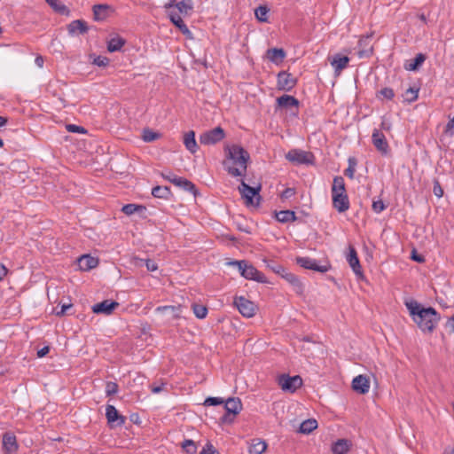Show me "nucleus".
<instances>
[{"mask_svg":"<svg viewBox=\"0 0 454 454\" xmlns=\"http://www.w3.org/2000/svg\"><path fill=\"white\" fill-rule=\"evenodd\" d=\"M284 279H286L289 284H291L294 289V291L297 293V294H301L302 291H303V286L301 283V281L299 280V278L294 275L293 274L292 272H289L287 270H286V272L282 275V277Z\"/></svg>","mask_w":454,"mask_h":454,"instance_id":"26","label":"nucleus"},{"mask_svg":"<svg viewBox=\"0 0 454 454\" xmlns=\"http://www.w3.org/2000/svg\"><path fill=\"white\" fill-rule=\"evenodd\" d=\"M356 165V160L355 158H349L348 159V167L345 169L344 174L346 176L349 177L350 179L354 178L355 174V167Z\"/></svg>","mask_w":454,"mask_h":454,"instance_id":"47","label":"nucleus"},{"mask_svg":"<svg viewBox=\"0 0 454 454\" xmlns=\"http://www.w3.org/2000/svg\"><path fill=\"white\" fill-rule=\"evenodd\" d=\"M348 62L349 58L348 56L335 54L331 60V65L333 67L334 72L336 74H340L344 68L347 67Z\"/></svg>","mask_w":454,"mask_h":454,"instance_id":"22","label":"nucleus"},{"mask_svg":"<svg viewBox=\"0 0 454 454\" xmlns=\"http://www.w3.org/2000/svg\"><path fill=\"white\" fill-rule=\"evenodd\" d=\"M270 9L266 5H260L254 10L256 19L260 22H268V13Z\"/></svg>","mask_w":454,"mask_h":454,"instance_id":"39","label":"nucleus"},{"mask_svg":"<svg viewBox=\"0 0 454 454\" xmlns=\"http://www.w3.org/2000/svg\"><path fill=\"white\" fill-rule=\"evenodd\" d=\"M266 267L271 270L276 274L282 277V275L286 272V269L282 266L281 264L278 263L277 262L273 260L265 261Z\"/></svg>","mask_w":454,"mask_h":454,"instance_id":"41","label":"nucleus"},{"mask_svg":"<svg viewBox=\"0 0 454 454\" xmlns=\"http://www.w3.org/2000/svg\"><path fill=\"white\" fill-rule=\"evenodd\" d=\"M129 422L135 425H139L142 423L140 416L138 413H131L129 415Z\"/></svg>","mask_w":454,"mask_h":454,"instance_id":"61","label":"nucleus"},{"mask_svg":"<svg viewBox=\"0 0 454 454\" xmlns=\"http://www.w3.org/2000/svg\"><path fill=\"white\" fill-rule=\"evenodd\" d=\"M225 160L223 166L225 170L232 176H242L247 170L250 155L241 145H226Z\"/></svg>","mask_w":454,"mask_h":454,"instance_id":"2","label":"nucleus"},{"mask_svg":"<svg viewBox=\"0 0 454 454\" xmlns=\"http://www.w3.org/2000/svg\"><path fill=\"white\" fill-rule=\"evenodd\" d=\"M386 208L384 202L381 200H374L372 202V210L379 214Z\"/></svg>","mask_w":454,"mask_h":454,"instance_id":"55","label":"nucleus"},{"mask_svg":"<svg viewBox=\"0 0 454 454\" xmlns=\"http://www.w3.org/2000/svg\"><path fill=\"white\" fill-rule=\"evenodd\" d=\"M317 427H296L295 433L301 434H310Z\"/></svg>","mask_w":454,"mask_h":454,"instance_id":"59","label":"nucleus"},{"mask_svg":"<svg viewBox=\"0 0 454 454\" xmlns=\"http://www.w3.org/2000/svg\"><path fill=\"white\" fill-rule=\"evenodd\" d=\"M145 262V265L148 271H155L158 269L157 263L151 259L142 260Z\"/></svg>","mask_w":454,"mask_h":454,"instance_id":"58","label":"nucleus"},{"mask_svg":"<svg viewBox=\"0 0 454 454\" xmlns=\"http://www.w3.org/2000/svg\"><path fill=\"white\" fill-rule=\"evenodd\" d=\"M275 218L279 223H289L296 221L297 217L294 211L292 210H282L275 212Z\"/></svg>","mask_w":454,"mask_h":454,"instance_id":"29","label":"nucleus"},{"mask_svg":"<svg viewBox=\"0 0 454 454\" xmlns=\"http://www.w3.org/2000/svg\"><path fill=\"white\" fill-rule=\"evenodd\" d=\"M89 27L87 26V23L84 20H73L68 26H67V31L69 35H74L75 33L79 34H85L88 31Z\"/></svg>","mask_w":454,"mask_h":454,"instance_id":"23","label":"nucleus"},{"mask_svg":"<svg viewBox=\"0 0 454 454\" xmlns=\"http://www.w3.org/2000/svg\"><path fill=\"white\" fill-rule=\"evenodd\" d=\"M352 445L350 440L341 438L332 443L331 450L333 454H347L351 450Z\"/></svg>","mask_w":454,"mask_h":454,"instance_id":"18","label":"nucleus"},{"mask_svg":"<svg viewBox=\"0 0 454 454\" xmlns=\"http://www.w3.org/2000/svg\"><path fill=\"white\" fill-rule=\"evenodd\" d=\"M446 327L450 329V333H454V314L448 318Z\"/></svg>","mask_w":454,"mask_h":454,"instance_id":"64","label":"nucleus"},{"mask_svg":"<svg viewBox=\"0 0 454 454\" xmlns=\"http://www.w3.org/2000/svg\"><path fill=\"white\" fill-rule=\"evenodd\" d=\"M372 139L373 145L379 152L382 154H387L388 153V144L383 133L375 129L372 133Z\"/></svg>","mask_w":454,"mask_h":454,"instance_id":"15","label":"nucleus"},{"mask_svg":"<svg viewBox=\"0 0 454 454\" xmlns=\"http://www.w3.org/2000/svg\"><path fill=\"white\" fill-rule=\"evenodd\" d=\"M199 454H220L210 442H207Z\"/></svg>","mask_w":454,"mask_h":454,"instance_id":"52","label":"nucleus"},{"mask_svg":"<svg viewBox=\"0 0 454 454\" xmlns=\"http://www.w3.org/2000/svg\"><path fill=\"white\" fill-rule=\"evenodd\" d=\"M46 3L53 9L54 12L68 16L70 13L69 9L62 4L59 0H45Z\"/></svg>","mask_w":454,"mask_h":454,"instance_id":"32","label":"nucleus"},{"mask_svg":"<svg viewBox=\"0 0 454 454\" xmlns=\"http://www.w3.org/2000/svg\"><path fill=\"white\" fill-rule=\"evenodd\" d=\"M238 189L245 200L246 206L254 207H259L260 201L262 200L260 195V191L262 189L261 184H258L255 187H252L242 180Z\"/></svg>","mask_w":454,"mask_h":454,"instance_id":"5","label":"nucleus"},{"mask_svg":"<svg viewBox=\"0 0 454 454\" xmlns=\"http://www.w3.org/2000/svg\"><path fill=\"white\" fill-rule=\"evenodd\" d=\"M405 305L413 321L424 333H432L440 321V314L432 307L423 308L417 301L411 300Z\"/></svg>","mask_w":454,"mask_h":454,"instance_id":"1","label":"nucleus"},{"mask_svg":"<svg viewBox=\"0 0 454 454\" xmlns=\"http://www.w3.org/2000/svg\"><path fill=\"white\" fill-rule=\"evenodd\" d=\"M267 449V443L260 439H253L249 445L248 452L250 454H262Z\"/></svg>","mask_w":454,"mask_h":454,"instance_id":"30","label":"nucleus"},{"mask_svg":"<svg viewBox=\"0 0 454 454\" xmlns=\"http://www.w3.org/2000/svg\"><path fill=\"white\" fill-rule=\"evenodd\" d=\"M295 194V190L294 188H286L281 193L282 199H289Z\"/></svg>","mask_w":454,"mask_h":454,"instance_id":"60","label":"nucleus"},{"mask_svg":"<svg viewBox=\"0 0 454 454\" xmlns=\"http://www.w3.org/2000/svg\"><path fill=\"white\" fill-rule=\"evenodd\" d=\"M313 261H314V259H311L309 257H297L296 258L297 264H299L301 267H302L304 269H308V270L311 269V266L313 265Z\"/></svg>","mask_w":454,"mask_h":454,"instance_id":"48","label":"nucleus"},{"mask_svg":"<svg viewBox=\"0 0 454 454\" xmlns=\"http://www.w3.org/2000/svg\"><path fill=\"white\" fill-rule=\"evenodd\" d=\"M347 261H348L349 266L351 267V269L353 270L354 273L357 277L363 278L364 277L363 270H362V267L360 265L357 253H356L355 247L352 246L348 247V254L347 255Z\"/></svg>","mask_w":454,"mask_h":454,"instance_id":"13","label":"nucleus"},{"mask_svg":"<svg viewBox=\"0 0 454 454\" xmlns=\"http://www.w3.org/2000/svg\"><path fill=\"white\" fill-rule=\"evenodd\" d=\"M92 63L98 67H106L109 64V59L105 56H97Z\"/></svg>","mask_w":454,"mask_h":454,"instance_id":"53","label":"nucleus"},{"mask_svg":"<svg viewBox=\"0 0 454 454\" xmlns=\"http://www.w3.org/2000/svg\"><path fill=\"white\" fill-rule=\"evenodd\" d=\"M278 383L284 391L294 393L302 385V380L298 375L290 377L287 374H282L278 377Z\"/></svg>","mask_w":454,"mask_h":454,"instance_id":"7","label":"nucleus"},{"mask_svg":"<svg viewBox=\"0 0 454 454\" xmlns=\"http://www.w3.org/2000/svg\"><path fill=\"white\" fill-rule=\"evenodd\" d=\"M119 306L120 303L115 301L104 300L94 304L91 309L95 314L111 315Z\"/></svg>","mask_w":454,"mask_h":454,"instance_id":"12","label":"nucleus"},{"mask_svg":"<svg viewBox=\"0 0 454 454\" xmlns=\"http://www.w3.org/2000/svg\"><path fill=\"white\" fill-rule=\"evenodd\" d=\"M174 6L177 8L180 13L187 14L193 8L192 0H182L176 4L175 3V0H171L164 5L166 9H169Z\"/></svg>","mask_w":454,"mask_h":454,"instance_id":"21","label":"nucleus"},{"mask_svg":"<svg viewBox=\"0 0 454 454\" xmlns=\"http://www.w3.org/2000/svg\"><path fill=\"white\" fill-rule=\"evenodd\" d=\"M234 305L240 314L246 317H252L255 314L256 306L254 303L243 296L235 297Z\"/></svg>","mask_w":454,"mask_h":454,"instance_id":"9","label":"nucleus"},{"mask_svg":"<svg viewBox=\"0 0 454 454\" xmlns=\"http://www.w3.org/2000/svg\"><path fill=\"white\" fill-rule=\"evenodd\" d=\"M433 192L437 198H441L443 195V190L437 179L434 181Z\"/></svg>","mask_w":454,"mask_h":454,"instance_id":"56","label":"nucleus"},{"mask_svg":"<svg viewBox=\"0 0 454 454\" xmlns=\"http://www.w3.org/2000/svg\"><path fill=\"white\" fill-rule=\"evenodd\" d=\"M331 269V265L329 263L325 265H319L317 262L314 259L313 265L311 266L312 270L318 271L321 273L327 272Z\"/></svg>","mask_w":454,"mask_h":454,"instance_id":"51","label":"nucleus"},{"mask_svg":"<svg viewBox=\"0 0 454 454\" xmlns=\"http://www.w3.org/2000/svg\"><path fill=\"white\" fill-rule=\"evenodd\" d=\"M426 60V55L419 53L413 59L407 61L404 64V68L408 71H417Z\"/></svg>","mask_w":454,"mask_h":454,"instance_id":"27","label":"nucleus"},{"mask_svg":"<svg viewBox=\"0 0 454 454\" xmlns=\"http://www.w3.org/2000/svg\"><path fill=\"white\" fill-rule=\"evenodd\" d=\"M333 206L340 213H343L349 208V200L347 193L332 194Z\"/></svg>","mask_w":454,"mask_h":454,"instance_id":"16","label":"nucleus"},{"mask_svg":"<svg viewBox=\"0 0 454 454\" xmlns=\"http://www.w3.org/2000/svg\"><path fill=\"white\" fill-rule=\"evenodd\" d=\"M2 448L4 454H16L19 450L17 438L12 432H6L3 435Z\"/></svg>","mask_w":454,"mask_h":454,"instance_id":"10","label":"nucleus"},{"mask_svg":"<svg viewBox=\"0 0 454 454\" xmlns=\"http://www.w3.org/2000/svg\"><path fill=\"white\" fill-rule=\"evenodd\" d=\"M297 83V79L286 71H280L278 74V89L290 91Z\"/></svg>","mask_w":454,"mask_h":454,"instance_id":"11","label":"nucleus"},{"mask_svg":"<svg viewBox=\"0 0 454 454\" xmlns=\"http://www.w3.org/2000/svg\"><path fill=\"white\" fill-rule=\"evenodd\" d=\"M67 129L69 131V132H73V133H82V134H85L87 132V130L82 127V126H77L75 124H67L66 126Z\"/></svg>","mask_w":454,"mask_h":454,"instance_id":"54","label":"nucleus"},{"mask_svg":"<svg viewBox=\"0 0 454 454\" xmlns=\"http://www.w3.org/2000/svg\"><path fill=\"white\" fill-rule=\"evenodd\" d=\"M73 305L71 303L63 304L61 306V309L56 312V315L59 317L64 316L67 313V310L70 309Z\"/></svg>","mask_w":454,"mask_h":454,"instance_id":"63","label":"nucleus"},{"mask_svg":"<svg viewBox=\"0 0 454 454\" xmlns=\"http://www.w3.org/2000/svg\"><path fill=\"white\" fill-rule=\"evenodd\" d=\"M118 385L115 382L108 381L106 385V394L107 396H111L118 392Z\"/></svg>","mask_w":454,"mask_h":454,"instance_id":"50","label":"nucleus"},{"mask_svg":"<svg viewBox=\"0 0 454 454\" xmlns=\"http://www.w3.org/2000/svg\"><path fill=\"white\" fill-rule=\"evenodd\" d=\"M192 309L194 315L199 319H203L207 315V309L206 306H204L202 304L193 303L192 305Z\"/></svg>","mask_w":454,"mask_h":454,"instance_id":"43","label":"nucleus"},{"mask_svg":"<svg viewBox=\"0 0 454 454\" xmlns=\"http://www.w3.org/2000/svg\"><path fill=\"white\" fill-rule=\"evenodd\" d=\"M286 56V53L282 48H271L266 51L267 59L276 65L280 64Z\"/></svg>","mask_w":454,"mask_h":454,"instance_id":"20","label":"nucleus"},{"mask_svg":"<svg viewBox=\"0 0 454 454\" xmlns=\"http://www.w3.org/2000/svg\"><path fill=\"white\" fill-rule=\"evenodd\" d=\"M286 160L297 165L301 164H312L314 161V155L310 152H306L301 149H292L286 154Z\"/></svg>","mask_w":454,"mask_h":454,"instance_id":"6","label":"nucleus"},{"mask_svg":"<svg viewBox=\"0 0 454 454\" xmlns=\"http://www.w3.org/2000/svg\"><path fill=\"white\" fill-rule=\"evenodd\" d=\"M225 137V132L223 129L221 127H215L213 129H210L207 132L202 133L200 136V142L202 145H215L221 140H223Z\"/></svg>","mask_w":454,"mask_h":454,"instance_id":"8","label":"nucleus"},{"mask_svg":"<svg viewBox=\"0 0 454 454\" xmlns=\"http://www.w3.org/2000/svg\"><path fill=\"white\" fill-rule=\"evenodd\" d=\"M184 144L186 147V149L191 152L192 153H194L198 150V145L195 139V132L193 130H191L184 134Z\"/></svg>","mask_w":454,"mask_h":454,"instance_id":"28","label":"nucleus"},{"mask_svg":"<svg viewBox=\"0 0 454 454\" xmlns=\"http://www.w3.org/2000/svg\"><path fill=\"white\" fill-rule=\"evenodd\" d=\"M292 426H318L317 419H305V418H296L294 420H291Z\"/></svg>","mask_w":454,"mask_h":454,"instance_id":"44","label":"nucleus"},{"mask_svg":"<svg viewBox=\"0 0 454 454\" xmlns=\"http://www.w3.org/2000/svg\"><path fill=\"white\" fill-rule=\"evenodd\" d=\"M109 9L107 4H95L92 8L94 20H103L106 18V11Z\"/></svg>","mask_w":454,"mask_h":454,"instance_id":"35","label":"nucleus"},{"mask_svg":"<svg viewBox=\"0 0 454 454\" xmlns=\"http://www.w3.org/2000/svg\"><path fill=\"white\" fill-rule=\"evenodd\" d=\"M444 133L449 136L454 135V117L450 118L445 126Z\"/></svg>","mask_w":454,"mask_h":454,"instance_id":"57","label":"nucleus"},{"mask_svg":"<svg viewBox=\"0 0 454 454\" xmlns=\"http://www.w3.org/2000/svg\"><path fill=\"white\" fill-rule=\"evenodd\" d=\"M223 403H224L223 398L209 396L205 399L204 405L205 406H217L221 410V406L223 404Z\"/></svg>","mask_w":454,"mask_h":454,"instance_id":"46","label":"nucleus"},{"mask_svg":"<svg viewBox=\"0 0 454 454\" xmlns=\"http://www.w3.org/2000/svg\"><path fill=\"white\" fill-rule=\"evenodd\" d=\"M145 210H146V207L145 206L131 204V203L124 205L121 208V211L127 215H131L135 214L136 212L142 214V213H145Z\"/></svg>","mask_w":454,"mask_h":454,"instance_id":"36","label":"nucleus"},{"mask_svg":"<svg viewBox=\"0 0 454 454\" xmlns=\"http://www.w3.org/2000/svg\"><path fill=\"white\" fill-rule=\"evenodd\" d=\"M152 195L159 199H168L171 195L170 188L168 186L157 185L153 188Z\"/></svg>","mask_w":454,"mask_h":454,"instance_id":"34","label":"nucleus"},{"mask_svg":"<svg viewBox=\"0 0 454 454\" xmlns=\"http://www.w3.org/2000/svg\"><path fill=\"white\" fill-rule=\"evenodd\" d=\"M106 417L107 419L108 423H113L117 420H119L120 425L125 423V417L121 416L116 408L110 404H108L106 408Z\"/></svg>","mask_w":454,"mask_h":454,"instance_id":"24","label":"nucleus"},{"mask_svg":"<svg viewBox=\"0 0 454 454\" xmlns=\"http://www.w3.org/2000/svg\"><path fill=\"white\" fill-rule=\"evenodd\" d=\"M278 104L281 107H292V106H298L299 101L293 96L289 95H283L277 99Z\"/></svg>","mask_w":454,"mask_h":454,"instance_id":"33","label":"nucleus"},{"mask_svg":"<svg viewBox=\"0 0 454 454\" xmlns=\"http://www.w3.org/2000/svg\"><path fill=\"white\" fill-rule=\"evenodd\" d=\"M419 89L414 90L413 88H409L403 94V101L407 103H411L417 100L418 98Z\"/></svg>","mask_w":454,"mask_h":454,"instance_id":"45","label":"nucleus"},{"mask_svg":"<svg viewBox=\"0 0 454 454\" xmlns=\"http://www.w3.org/2000/svg\"><path fill=\"white\" fill-rule=\"evenodd\" d=\"M230 264L236 266L241 276L247 279L254 280L258 283H268L267 278L264 274L259 271L252 264L247 263L246 261H232Z\"/></svg>","mask_w":454,"mask_h":454,"instance_id":"4","label":"nucleus"},{"mask_svg":"<svg viewBox=\"0 0 454 454\" xmlns=\"http://www.w3.org/2000/svg\"><path fill=\"white\" fill-rule=\"evenodd\" d=\"M384 98L386 99L391 100L395 97V92L391 88H383L378 92V98Z\"/></svg>","mask_w":454,"mask_h":454,"instance_id":"49","label":"nucleus"},{"mask_svg":"<svg viewBox=\"0 0 454 454\" xmlns=\"http://www.w3.org/2000/svg\"><path fill=\"white\" fill-rule=\"evenodd\" d=\"M346 193L345 183L342 176H335L332 185V194Z\"/></svg>","mask_w":454,"mask_h":454,"instance_id":"37","label":"nucleus"},{"mask_svg":"<svg viewBox=\"0 0 454 454\" xmlns=\"http://www.w3.org/2000/svg\"><path fill=\"white\" fill-rule=\"evenodd\" d=\"M242 403L239 397H230L224 400L221 406V416L216 419V423H233L235 417L241 411Z\"/></svg>","mask_w":454,"mask_h":454,"instance_id":"3","label":"nucleus"},{"mask_svg":"<svg viewBox=\"0 0 454 454\" xmlns=\"http://www.w3.org/2000/svg\"><path fill=\"white\" fill-rule=\"evenodd\" d=\"M352 388L360 395L368 393L370 389L369 378L362 374L355 377L352 380Z\"/></svg>","mask_w":454,"mask_h":454,"instance_id":"14","label":"nucleus"},{"mask_svg":"<svg viewBox=\"0 0 454 454\" xmlns=\"http://www.w3.org/2000/svg\"><path fill=\"white\" fill-rule=\"evenodd\" d=\"M181 447L183 450L187 454H195L197 452V444L193 440L185 439L181 443Z\"/></svg>","mask_w":454,"mask_h":454,"instance_id":"42","label":"nucleus"},{"mask_svg":"<svg viewBox=\"0 0 454 454\" xmlns=\"http://www.w3.org/2000/svg\"><path fill=\"white\" fill-rule=\"evenodd\" d=\"M126 41L120 37H114L107 43V51L110 52L118 51L125 44Z\"/></svg>","mask_w":454,"mask_h":454,"instance_id":"38","label":"nucleus"},{"mask_svg":"<svg viewBox=\"0 0 454 454\" xmlns=\"http://www.w3.org/2000/svg\"><path fill=\"white\" fill-rule=\"evenodd\" d=\"M166 386V383H161L160 385H152L151 386V390L153 393L154 394H158L160 392H161L163 389H164V387Z\"/></svg>","mask_w":454,"mask_h":454,"instance_id":"62","label":"nucleus"},{"mask_svg":"<svg viewBox=\"0 0 454 454\" xmlns=\"http://www.w3.org/2000/svg\"><path fill=\"white\" fill-rule=\"evenodd\" d=\"M172 184L192 193L195 198L200 194L196 186L186 178L173 176Z\"/></svg>","mask_w":454,"mask_h":454,"instance_id":"17","label":"nucleus"},{"mask_svg":"<svg viewBox=\"0 0 454 454\" xmlns=\"http://www.w3.org/2000/svg\"><path fill=\"white\" fill-rule=\"evenodd\" d=\"M182 309L183 308L181 305H177V306L168 305V306L157 307L155 309V311L158 313H169L172 315L173 319H177L181 317L182 310H183Z\"/></svg>","mask_w":454,"mask_h":454,"instance_id":"25","label":"nucleus"},{"mask_svg":"<svg viewBox=\"0 0 454 454\" xmlns=\"http://www.w3.org/2000/svg\"><path fill=\"white\" fill-rule=\"evenodd\" d=\"M169 19L171 20V22L176 27L179 28V30L184 34V35H188L190 34V30L189 28L187 27V26L185 25V23L184 22L183 19L181 18V16L176 13V12H171L169 13Z\"/></svg>","mask_w":454,"mask_h":454,"instance_id":"31","label":"nucleus"},{"mask_svg":"<svg viewBox=\"0 0 454 454\" xmlns=\"http://www.w3.org/2000/svg\"><path fill=\"white\" fill-rule=\"evenodd\" d=\"M161 137V134L159 132H155L150 129H144L142 138L145 142L150 143L159 139Z\"/></svg>","mask_w":454,"mask_h":454,"instance_id":"40","label":"nucleus"},{"mask_svg":"<svg viewBox=\"0 0 454 454\" xmlns=\"http://www.w3.org/2000/svg\"><path fill=\"white\" fill-rule=\"evenodd\" d=\"M98 260L90 254H83L78 259V266L80 270L88 271L98 266Z\"/></svg>","mask_w":454,"mask_h":454,"instance_id":"19","label":"nucleus"}]
</instances>
